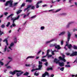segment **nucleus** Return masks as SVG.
Segmentation results:
<instances>
[{"instance_id": "4", "label": "nucleus", "mask_w": 77, "mask_h": 77, "mask_svg": "<svg viewBox=\"0 0 77 77\" xmlns=\"http://www.w3.org/2000/svg\"><path fill=\"white\" fill-rule=\"evenodd\" d=\"M13 3V1L11 0L8 1L6 2L5 5V6H8V4H9V7H12Z\"/></svg>"}, {"instance_id": "56", "label": "nucleus", "mask_w": 77, "mask_h": 77, "mask_svg": "<svg viewBox=\"0 0 77 77\" xmlns=\"http://www.w3.org/2000/svg\"><path fill=\"white\" fill-rule=\"evenodd\" d=\"M66 54L67 56H69V55H70V54H69V53H66Z\"/></svg>"}, {"instance_id": "54", "label": "nucleus", "mask_w": 77, "mask_h": 77, "mask_svg": "<svg viewBox=\"0 0 77 77\" xmlns=\"http://www.w3.org/2000/svg\"><path fill=\"white\" fill-rule=\"evenodd\" d=\"M7 68H8V69L11 68V67L10 66H7Z\"/></svg>"}, {"instance_id": "51", "label": "nucleus", "mask_w": 77, "mask_h": 77, "mask_svg": "<svg viewBox=\"0 0 77 77\" xmlns=\"http://www.w3.org/2000/svg\"><path fill=\"white\" fill-rule=\"evenodd\" d=\"M47 5L46 4H44V5H42V7H45V6H47Z\"/></svg>"}, {"instance_id": "17", "label": "nucleus", "mask_w": 77, "mask_h": 77, "mask_svg": "<svg viewBox=\"0 0 77 77\" xmlns=\"http://www.w3.org/2000/svg\"><path fill=\"white\" fill-rule=\"evenodd\" d=\"M65 32H61L59 34V35L60 36V35H65Z\"/></svg>"}, {"instance_id": "8", "label": "nucleus", "mask_w": 77, "mask_h": 77, "mask_svg": "<svg viewBox=\"0 0 77 77\" xmlns=\"http://www.w3.org/2000/svg\"><path fill=\"white\" fill-rule=\"evenodd\" d=\"M46 75L49 76V73L47 72H45L44 74H43L42 75V77H45Z\"/></svg>"}, {"instance_id": "45", "label": "nucleus", "mask_w": 77, "mask_h": 77, "mask_svg": "<svg viewBox=\"0 0 77 77\" xmlns=\"http://www.w3.org/2000/svg\"><path fill=\"white\" fill-rule=\"evenodd\" d=\"M63 44V41L62 40V41H61V45H62Z\"/></svg>"}, {"instance_id": "27", "label": "nucleus", "mask_w": 77, "mask_h": 77, "mask_svg": "<svg viewBox=\"0 0 77 77\" xmlns=\"http://www.w3.org/2000/svg\"><path fill=\"white\" fill-rule=\"evenodd\" d=\"M11 24V23L10 22H8L7 25H6L7 27H9V25Z\"/></svg>"}, {"instance_id": "57", "label": "nucleus", "mask_w": 77, "mask_h": 77, "mask_svg": "<svg viewBox=\"0 0 77 77\" xmlns=\"http://www.w3.org/2000/svg\"><path fill=\"white\" fill-rule=\"evenodd\" d=\"M5 2L6 0H0V2Z\"/></svg>"}, {"instance_id": "29", "label": "nucleus", "mask_w": 77, "mask_h": 77, "mask_svg": "<svg viewBox=\"0 0 77 77\" xmlns=\"http://www.w3.org/2000/svg\"><path fill=\"white\" fill-rule=\"evenodd\" d=\"M60 70L61 71H63L64 70V67H62L60 69Z\"/></svg>"}, {"instance_id": "52", "label": "nucleus", "mask_w": 77, "mask_h": 77, "mask_svg": "<svg viewBox=\"0 0 77 77\" xmlns=\"http://www.w3.org/2000/svg\"><path fill=\"white\" fill-rule=\"evenodd\" d=\"M7 14H8V12H5L4 13L5 15V16L7 15Z\"/></svg>"}, {"instance_id": "58", "label": "nucleus", "mask_w": 77, "mask_h": 77, "mask_svg": "<svg viewBox=\"0 0 77 77\" xmlns=\"http://www.w3.org/2000/svg\"><path fill=\"white\" fill-rule=\"evenodd\" d=\"M17 4H18V2L15 3H14V6H16Z\"/></svg>"}, {"instance_id": "41", "label": "nucleus", "mask_w": 77, "mask_h": 77, "mask_svg": "<svg viewBox=\"0 0 77 77\" xmlns=\"http://www.w3.org/2000/svg\"><path fill=\"white\" fill-rule=\"evenodd\" d=\"M2 41V39L1 38H0V47H1L2 46V45H1V42Z\"/></svg>"}, {"instance_id": "53", "label": "nucleus", "mask_w": 77, "mask_h": 77, "mask_svg": "<svg viewBox=\"0 0 77 77\" xmlns=\"http://www.w3.org/2000/svg\"><path fill=\"white\" fill-rule=\"evenodd\" d=\"M50 51H50V50L49 49V50H48L47 51V53H50Z\"/></svg>"}, {"instance_id": "38", "label": "nucleus", "mask_w": 77, "mask_h": 77, "mask_svg": "<svg viewBox=\"0 0 77 77\" xmlns=\"http://www.w3.org/2000/svg\"><path fill=\"white\" fill-rule=\"evenodd\" d=\"M36 17V15H34L33 16H32L31 17V18L32 19V18H35Z\"/></svg>"}, {"instance_id": "24", "label": "nucleus", "mask_w": 77, "mask_h": 77, "mask_svg": "<svg viewBox=\"0 0 77 77\" xmlns=\"http://www.w3.org/2000/svg\"><path fill=\"white\" fill-rule=\"evenodd\" d=\"M7 49V46H5V48L4 49V52H6V51Z\"/></svg>"}, {"instance_id": "36", "label": "nucleus", "mask_w": 77, "mask_h": 77, "mask_svg": "<svg viewBox=\"0 0 77 77\" xmlns=\"http://www.w3.org/2000/svg\"><path fill=\"white\" fill-rule=\"evenodd\" d=\"M8 42V39H5L3 41V42Z\"/></svg>"}, {"instance_id": "6", "label": "nucleus", "mask_w": 77, "mask_h": 77, "mask_svg": "<svg viewBox=\"0 0 77 77\" xmlns=\"http://www.w3.org/2000/svg\"><path fill=\"white\" fill-rule=\"evenodd\" d=\"M54 47H55V48H57V50H59L61 48L60 47V45H57L56 44H55L54 45H53Z\"/></svg>"}, {"instance_id": "49", "label": "nucleus", "mask_w": 77, "mask_h": 77, "mask_svg": "<svg viewBox=\"0 0 77 77\" xmlns=\"http://www.w3.org/2000/svg\"><path fill=\"white\" fill-rule=\"evenodd\" d=\"M54 51H52V55H54Z\"/></svg>"}, {"instance_id": "42", "label": "nucleus", "mask_w": 77, "mask_h": 77, "mask_svg": "<svg viewBox=\"0 0 77 77\" xmlns=\"http://www.w3.org/2000/svg\"><path fill=\"white\" fill-rule=\"evenodd\" d=\"M12 25L13 27H16V25L14 23H13L12 24Z\"/></svg>"}, {"instance_id": "22", "label": "nucleus", "mask_w": 77, "mask_h": 77, "mask_svg": "<svg viewBox=\"0 0 77 77\" xmlns=\"http://www.w3.org/2000/svg\"><path fill=\"white\" fill-rule=\"evenodd\" d=\"M47 71H49V70H53V68H52V67L47 68Z\"/></svg>"}, {"instance_id": "40", "label": "nucleus", "mask_w": 77, "mask_h": 77, "mask_svg": "<svg viewBox=\"0 0 77 77\" xmlns=\"http://www.w3.org/2000/svg\"><path fill=\"white\" fill-rule=\"evenodd\" d=\"M47 56H48V58H49V57H52V55H48Z\"/></svg>"}, {"instance_id": "43", "label": "nucleus", "mask_w": 77, "mask_h": 77, "mask_svg": "<svg viewBox=\"0 0 77 77\" xmlns=\"http://www.w3.org/2000/svg\"><path fill=\"white\" fill-rule=\"evenodd\" d=\"M60 10H61V9H58L56 11V12H59V11H60Z\"/></svg>"}, {"instance_id": "3", "label": "nucleus", "mask_w": 77, "mask_h": 77, "mask_svg": "<svg viewBox=\"0 0 77 77\" xmlns=\"http://www.w3.org/2000/svg\"><path fill=\"white\" fill-rule=\"evenodd\" d=\"M71 33H70V32H68L67 35V42H66V44L65 45V47H66V46H68L69 45V44H68V43H69V40H70V38H71Z\"/></svg>"}, {"instance_id": "50", "label": "nucleus", "mask_w": 77, "mask_h": 77, "mask_svg": "<svg viewBox=\"0 0 77 77\" xmlns=\"http://www.w3.org/2000/svg\"><path fill=\"white\" fill-rule=\"evenodd\" d=\"M30 13H31V12H29V13L27 14V15H26V17H28V16H29V15H30Z\"/></svg>"}, {"instance_id": "59", "label": "nucleus", "mask_w": 77, "mask_h": 77, "mask_svg": "<svg viewBox=\"0 0 77 77\" xmlns=\"http://www.w3.org/2000/svg\"><path fill=\"white\" fill-rule=\"evenodd\" d=\"M54 74H51V77H54Z\"/></svg>"}, {"instance_id": "34", "label": "nucleus", "mask_w": 77, "mask_h": 77, "mask_svg": "<svg viewBox=\"0 0 77 77\" xmlns=\"http://www.w3.org/2000/svg\"><path fill=\"white\" fill-rule=\"evenodd\" d=\"M13 45H14V44L13 43H12L10 44V47H12V46H13Z\"/></svg>"}, {"instance_id": "37", "label": "nucleus", "mask_w": 77, "mask_h": 77, "mask_svg": "<svg viewBox=\"0 0 77 77\" xmlns=\"http://www.w3.org/2000/svg\"><path fill=\"white\" fill-rule=\"evenodd\" d=\"M36 72H35L34 73V75H35L36 76H38V75H39V74H38V73H36Z\"/></svg>"}, {"instance_id": "12", "label": "nucleus", "mask_w": 77, "mask_h": 77, "mask_svg": "<svg viewBox=\"0 0 77 77\" xmlns=\"http://www.w3.org/2000/svg\"><path fill=\"white\" fill-rule=\"evenodd\" d=\"M59 65L60 66L62 67L64 66V62H59L58 63Z\"/></svg>"}, {"instance_id": "1", "label": "nucleus", "mask_w": 77, "mask_h": 77, "mask_svg": "<svg viewBox=\"0 0 77 77\" xmlns=\"http://www.w3.org/2000/svg\"><path fill=\"white\" fill-rule=\"evenodd\" d=\"M21 72L20 73V72ZM16 72H19L17 73L16 75H17V77H20V76H21V74H23V73H24V72L20 70H15L13 72H12V71H10L9 72L10 74H12V75H14V74H15V73Z\"/></svg>"}, {"instance_id": "30", "label": "nucleus", "mask_w": 77, "mask_h": 77, "mask_svg": "<svg viewBox=\"0 0 77 77\" xmlns=\"http://www.w3.org/2000/svg\"><path fill=\"white\" fill-rule=\"evenodd\" d=\"M17 38H14V43L16 44L17 43Z\"/></svg>"}, {"instance_id": "48", "label": "nucleus", "mask_w": 77, "mask_h": 77, "mask_svg": "<svg viewBox=\"0 0 77 77\" xmlns=\"http://www.w3.org/2000/svg\"><path fill=\"white\" fill-rule=\"evenodd\" d=\"M8 58L9 59H10V60H12V58L11 57H9Z\"/></svg>"}, {"instance_id": "55", "label": "nucleus", "mask_w": 77, "mask_h": 77, "mask_svg": "<svg viewBox=\"0 0 77 77\" xmlns=\"http://www.w3.org/2000/svg\"><path fill=\"white\" fill-rule=\"evenodd\" d=\"M41 52V50L39 51L37 53V54H40Z\"/></svg>"}, {"instance_id": "11", "label": "nucleus", "mask_w": 77, "mask_h": 77, "mask_svg": "<svg viewBox=\"0 0 77 77\" xmlns=\"http://www.w3.org/2000/svg\"><path fill=\"white\" fill-rule=\"evenodd\" d=\"M59 61H60L59 60H58L57 59V58H55L54 59V62H56L57 64V63H59V62H59Z\"/></svg>"}, {"instance_id": "16", "label": "nucleus", "mask_w": 77, "mask_h": 77, "mask_svg": "<svg viewBox=\"0 0 77 77\" xmlns=\"http://www.w3.org/2000/svg\"><path fill=\"white\" fill-rule=\"evenodd\" d=\"M29 72H26L23 74V75H26V76H28V75H29Z\"/></svg>"}, {"instance_id": "25", "label": "nucleus", "mask_w": 77, "mask_h": 77, "mask_svg": "<svg viewBox=\"0 0 77 77\" xmlns=\"http://www.w3.org/2000/svg\"><path fill=\"white\" fill-rule=\"evenodd\" d=\"M34 57H33V56H28L26 58V59L27 60V59H29V58H33Z\"/></svg>"}, {"instance_id": "60", "label": "nucleus", "mask_w": 77, "mask_h": 77, "mask_svg": "<svg viewBox=\"0 0 77 77\" xmlns=\"http://www.w3.org/2000/svg\"><path fill=\"white\" fill-rule=\"evenodd\" d=\"M77 31V29H73V32H75V31Z\"/></svg>"}, {"instance_id": "31", "label": "nucleus", "mask_w": 77, "mask_h": 77, "mask_svg": "<svg viewBox=\"0 0 77 77\" xmlns=\"http://www.w3.org/2000/svg\"><path fill=\"white\" fill-rule=\"evenodd\" d=\"M73 48L74 49H75V50H77V47L75 45L73 46Z\"/></svg>"}, {"instance_id": "10", "label": "nucleus", "mask_w": 77, "mask_h": 77, "mask_svg": "<svg viewBox=\"0 0 77 77\" xmlns=\"http://www.w3.org/2000/svg\"><path fill=\"white\" fill-rule=\"evenodd\" d=\"M31 7H32V5H28L27 6V8H25L24 9V12H25V11H26V10H27V9L30 8H31Z\"/></svg>"}, {"instance_id": "9", "label": "nucleus", "mask_w": 77, "mask_h": 77, "mask_svg": "<svg viewBox=\"0 0 77 77\" xmlns=\"http://www.w3.org/2000/svg\"><path fill=\"white\" fill-rule=\"evenodd\" d=\"M42 1H40L38 2H37L36 5V8H38L39 7V4H40V3H42Z\"/></svg>"}, {"instance_id": "26", "label": "nucleus", "mask_w": 77, "mask_h": 77, "mask_svg": "<svg viewBox=\"0 0 77 77\" xmlns=\"http://www.w3.org/2000/svg\"><path fill=\"white\" fill-rule=\"evenodd\" d=\"M36 70H38V69H33L31 70V72H33V71H36Z\"/></svg>"}, {"instance_id": "35", "label": "nucleus", "mask_w": 77, "mask_h": 77, "mask_svg": "<svg viewBox=\"0 0 77 77\" xmlns=\"http://www.w3.org/2000/svg\"><path fill=\"white\" fill-rule=\"evenodd\" d=\"M25 6V4L23 3L21 6L20 8H21L22 7H24Z\"/></svg>"}, {"instance_id": "20", "label": "nucleus", "mask_w": 77, "mask_h": 77, "mask_svg": "<svg viewBox=\"0 0 77 77\" xmlns=\"http://www.w3.org/2000/svg\"><path fill=\"white\" fill-rule=\"evenodd\" d=\"M65 67L66 68H70L71 67V66L67 64L65 66Z\"/></svg>"}, {"instance_id": "64", "label": "nucleus", "mask_w": 77, "mask_h": 77, "mask_svg": "<svg viewBox=\"0 0 77 77\" xmlns=\"http://www.w3.org/2000/svg\"><path fill=\"white\" fill-rule=\"evenodd\" d=\"M43 12H48V11H44Z\"/></svg>"}, {"instance_id": "5", "label": "nucleus", "mask_w": 77, "mask_h": 77, "mask_svg": "<svg viewBox=\"0 0 77 77\" xmlns=\"http://www.w3.org/2000/svg\"><path fill=\"white\" fill-rule=\"evenodd\" d=\"M63 57H61V56L59 57V59L60 60H63V62H66V60L65 59V56L64 55H62Z\"/></svg>"}, {"instance_id": "21", "label": "nucleus", "mask_w": 77, "mask_h": 77, "mask_svg": "<svg viewBox=\"0 0 77 77\" xmlns=\"http://www.w3.org/2000/svg\"><path fill=\"white\" fill-rule=\"evenodd\" d=\"M1 28H2V29H4L5 28V25L4 24H3L1 26Z\"/></svg>"}, {"instance_id": "23", "label": "nucleus", "mask_w": 77, "mask_h": 77, "mask_svg": "<svg viewBox=\"0 0 77 77\" xmlns=\"http://www.w3.org/2000/svg\"><path fill=\"white\" fill-rule=\"evenodd\" d=\"M35 6H31V10H34V9H35Z\"/></svg>"}, {"instance_id": "19", "label": "nucleus", "mask_w": 77, "mask_h": 77, "mask_svg": "<svg viewBox=\"0 0 77 77\" xmlns=\"http://www.w3.org/2000/svg\"><path fill=\"white\" fill-rule=\"evenodd\" d=\"M54 39H52L50 41L47 42H46V43L47 44H48V43H50V42H53V41H54Z\"/></svg>"}, {"instance_id": "14", "label": "nucleus", "mask_w": 77, "mask_h": 77, "mask_svg": "<svg viewBox=\"0 0 77 77\" xmlns=\"http://www.w3.org/2000/svg\"><path fill=\"white\" fill-rule=\"evenodd\" d=\"M67 47L69 49H71V48L72 47V46L71 44H69Z\"/></svg>"}, {"instance_id": "28", "label": "nucleus", "mask_w": 77, "mask_h": 77, "mask_svg": "<svg viewBox=\"0 0 77 77\" xmlns=\"http://www.w3.org/2000/svg\"><path fill=\"white\" fill-rule=\"evenodd\" d=\"M42 62H46L47 60L46 59H42L41 60Z\"/></svg>"}, {"instance_id": "44", "label": "nucleus", "mask_w": 77, "mask_h": 77, "mask_svg": "<svg viewBox=\"0 0 77 77\" xmlns=\"http://www.w3.org/2000/svg\"><path fill=\"white\" fill-rule=\"evenodd\" d=\"M61 15H66V13H62V14H60Z\"/></svg>"}, {"instance_id": "7", "label": "nucleus", "mask_w": 77, "mask_h": 77, "mask_svg": "<svg viewBox=\"0 0 77 77\" xmlns=\"http://www.w3.org/2000/svg\"><path fill=\"white\" fill-rule=\"evenodd\" d=\"M77 55V52H73L72 54H70V56L72 57V56H76Z\"/></svg>"}, {"instance_id": "63", "label": "nucleus", "mask_w": 77, "mask_h": 77, "mask_svg": "<svg viewBox=\"0 0 77 77\" xmlns=\"http://www.w3.org/2000/svg\"><path fill=\"white\" fill-rule=\"evenodd\" d=\"M48 55H49V53L47 52L46 55L48 56Z\"/></svg>"}, {"instance_id": "13", "label": "nucleus", "mask_w": 77, "mask_h": 77, "mask_svg": "<svg viewBox=\"0 0 77 77\" xmlns=\"http://www.w3.org/2000/svg\"><path fill=\"white\" fill-rule=\"evenodd\" d=\"M42 67V65L41 64H39L38 65V68L37 69H38V70H41Z\"/></svg>"}, {"instance_id": "39", "label": "nucleus", "mask_w": 77, "mask_h": 77, "mask_svg": "<svg viewBox=\"0 0 77 77\" xmlns=\"http://www.w3.org/2000/svg\"><path fill=\"white\" fill-rule=\"evenodd\" d=\"M39 64L40 65H42V62L41 61H38Z\"/></svg>"}, {"instance_id": "32", "label": "nucleus", "mask_w": 77, "mask_h": 77, "mask_svg": "<svg viewBox=\"0 0 77 77\" xmlns=\"http://www.w3.org/2000/svg\"><path fill=\"white\" fill-rule=\"evenodd\" d=\"M41 30H44V29H45V27L44 26H41Z\"/></svg>"}, {"instance_id": "62", "label": "nucleus", "mask_w": 77, "mask_h": 77, "mask_svg": "<svg viewBox=\"0 0 77 77\" xmlns=\"http://www.w3.org/2000/svg\"><path fill=\"white\" fill-rule=\"evenodd\" d=\"M26 17H27V16H26V15H24V16L23 17V18H26Z\"/></svg>"}, {"instance_id": "46", "label": "nucleus", "mask_w": 77, "mask_h": 77, "mask_svg": "<svg viewBox=\"0 0 77 77\" xmlns=\"http://www.w3.org/2000/svg\"><path fill=\"white\" fill-rule=\"evenodd\" d=\"M25 66H30V64H26L25 65Z\"/></svg>"}, {"instance_id": "47", "label": "nucleus", "mask_w": 77, "mask_h": 77, "mask_svg": "<svg viewBox=\"0 0 77 77\" xmlns=\"http://www.w3.org/2000/svg\"><path fill=\"white\" fill-rule=\"evenodd\" d=\"M45 65H46V66H47V65H48V62H46L45 63H44Z\"/></svg>"}, {"instance_id": "18", "label": "nucleus", "mask_w": 77, "mask_h": 77, "mask_svg": "<svg viewBox=\"0 0 77 77\" xmlns=\"http://www.w3.org/2000/svg\"><path fill=\"white\" fill-rule=\"evenodd\" d=\"M22 10H19L17 11V14H20V13L21 12H22Z\"/></svg>"}, {"instance_id": "2", "label": "nucleus", "mask_w": 77, "mask_h": 77, "mask_svg": "<svg viewBox=\"0 0 77 77\" xmlns=\"http://www.w3.org/2000/svg\"><path fill=\"white\" fill-rule=\"evenodd\" d=\"M14 14H12L9 15L7 18V20H8L9 19V18L11 17V20L12 21L13 20V24H14V22H15V20H18V19H19V18H20V16L19 15L17 17H15L14 18H12V16H14Z\"/></svg>"}, {"instance_id": "15", "label": "nucleus", "mask_w": 77, "mask_h": 77, "mask_svg": "<svg viewBox=\"0 0 77 77\" xmlns=\"http://www.w3.org/2000/svg\"><path fill=\"white\" fill-rule=\"evenodd\" d=\"M74 23V22H69L68 25L66 26L67 28H68V27H69L70 24H72V23Z\"/></svg>"}, {"instance_id": "33", "label": "nucleus", "mask_w": 77, "mask_h": 77, "mask_svg": "<svg viewBox=\"0 0 77 77\" xmlns=\"http://www.w3.org/2000/svg\"><path fill=\"white\" fill-rule=\"evenodd\" d=\"M32 2V0H26V2H29V3H31Z\"/></svg>"}, {"instance_id": "61", "label": "nucleus", "mask_w": 77, "mask_h": 77, "mask_svg": "<svg viewBox=\"0 0 77 77\" xmlns=\"http://www.w3.org/2000/svg\"><path fill=\"white\" fill-rule=\"evenodd\" d=\"M50 47H53L54 46L53 45H50Z\"/></svg>"}]
</instances>
